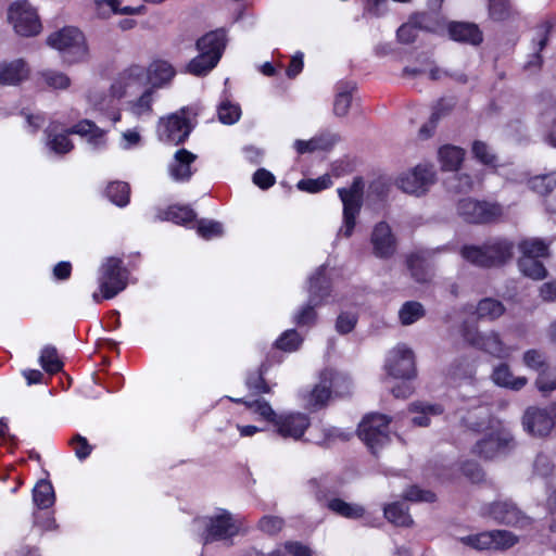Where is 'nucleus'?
Instances as JSON below:
<instances>
[{
  "label": "nucleus",
  "mask_w": 556,
  "mask_h": 556,
  "mask_svg": "<svg viewBox=\"0 0 556 556\" xmlns=\"http://www.w3.org/2000/svg\"><path fill=\"white\" fill-rule=\"evenodd\" d=\"M492 378L497 386L505 387L514 391L521 390L528 383V379L526 377H515L506 364L497 366L493 370Z\"/></svg>",
  "instance_id": "c85d7f7f"
},
{
  "label": "nucleus",
  "mask_w": 556,
  "mask_h": 556,
  "mask_svg": "<svg viewBox=\"0 0 556 556\" xmlns=\"http://www.w3.org/2000/svg\"><path fill=\"white\" fill-rule=\"evenodd\" d=\"M45 83L52 88L65 89L70 86V78L60 72L45 71L41 73Z\"/></svg>",
  "instance_id": "69168bd1"
},
{
  "label": "nucleus",
  "mask_w": 556,
  "mask_h": 556,
  "mask_svg": "<svg viewBox=\"0 0 556 556\" xmlns=\"http://www.w3.org/2000/svg\"><path fill=\"white\" fill-rule=\"evenodd\" d=\"M508 444L506 438H502L497 433H490L479 440L473 446V453L480 457L490 459L500 454Z\"/></svg>",
  "instance_id": "393cba45"
},
{
  "label": "nucleus",
  "mask_w": 556,
  "mask_h": 556,
  "mask_svg": "<svg viewBox=\"0 0 556 556\" xmlns=\"http://www.w3.org/2000/svg\"><path fill=\"white\" fill-rule=\"evenodd\" d=\"M450 38L454 41L479 46L483 41V35L479 26L468 22H451L447 27Z\"/></svg>",
  "instance_id": "4be33fe9"
},
{
  "label": "nucleus",
  "mask_w": 556,
  "mask_h": 556,
  "mask_svg": "<svg viewBox=\"0 0 556 556\" xmlns=\"http://www.w3.org/2000/svg\"><path fill=\"white\" fill-rule=\"evenodd\" d=\"M285 521L281 517L267 515L260 519L258 529L266 534H277L283 528Z\"/></svg>",
  "instance_id": "e2e57ef3"
},
{
  "label": "nucleus",
  "mask_w": 556,
  "mask_h": 556,
  "mask_svg": "<svg viewBox=\"0 0 556 556\" xmlns=\"http://www.w3.org/2000/svg\"><path fill=\"white\" fill-rule=\"evenodd\" d=\"M388 374L397 379H410L415 377L414 353L406 345H397L389 354L386 363Z\"/></svg>",
  "instance_id": "dca6fc26"
},
{
  "label": "nucleus",
  "mask_w": 556,
  "mask_h": 556,
  "mask_svg": "<svg viewBox=\"0 0 556 556\" xmlns=\"http://www.w3.org/2000/svg\"><path fill=\"white\" fill-rule=\"evenodd\" d=\"M390 421L391 419L382 414H369L361 421L358 437L374 454L390 441Z\"/></svg>",
  "instance_id": "9d476101"
},
{
  "label": "nucleus",
  "mask_w": 556,
  "mask_h": 556,
  "mask_svg": "<svg viewBox=\"0 0 556 556\" xmlns=\"http://www.w3.org/2000/svg\"><path fill=\"white\" fill-rule=\"evenodd\" d=\"M197 214L189 206L173 205L166 210H160L156 214V218L160 220H168L175 224L186 225L193 222Z\"/></svg>",
  "instance_id": "2f4dec72"
},
{
  "label": "nucleus",
  "mask_w": 556,
  "mask_h": 556,
  "mask_svg": "<svg viewBox=\"0 0 556 556\" xmlns=\"http://www.w3.org/2000/svg\"><path fill=\"white\" fill-rule=\"evenodd\" d=\"M68 134L79 135L86 137L88 142L94 148H101L105 146V131L98 127L90 119H83L74 125L72 128L66 130V134L49 136L47 146L51 151L58 154L68 153L73 148L72 141L67 138Z\"/></svg>",
  "instance_id": "20e7f679"
},
{
  "label": "nucleus",
  "mask_w": 556,
  "mask_h": 556,
  "mask_svg": "<svg viewBox=\"0 0 556 556\" xmlns=\"http://www.w3.org/2000/svg\"><path fill=\"white\" fill-rule=\"evenodd\" d=\"M439 160L443 170L456 172L464 161V149L446 144L439 149Z\"/></svg>",
  "instance_id": "c756f323"
},
{
  "label": "nucleus",
  "mask_w": 556,
  "mask_h": 556,
  "mask_svg": "<svg viewBox=\"0 0 556 556\" xmlns=\"http://www.w3.org/2000/svg\"><path fill=\"white\" fill-rule=\"evenodd\" d=\"M230 400L235 403H243L244 405H247V407L249 409L258 414L264 419L270 421L274 426H275V419H278V417H279L274 412V409L271 408L269 403L266 402L265 400H254L251 402H247V401H243L242 399H233V397H230Z\"/></svg>",
  "instance_id": "49530a36"
},
{
  "label": "nucleus",
  "mask_w": 556,
  "mask_h": 556,
  "mask_svg": "<svg viewBox=\"0 0 556 556\" xmlns=\"http://www.w3.org/2000/svg\"><path fill=\"white\" fill-rule=\"evenodd\" d=\"M434 182V172L431 167L417 165L413 170L403 174L397 179V186L404 192L415 195L426 193Z\"/></svg>",
  "instance_id": "f3484780"
},
{
  "label": "nucleus",
  "mask_w": 556,
  "mask_h": 556,
  "mask_svg": "<svg viewBox=\"0 0 556 556\" xmlns=\"http://www.w3.org/2000/svg\"><path fill=\"white\" fill-rule=\"evenodd\" d=\"M309 427V418L301 413L279 415L275 419L276 432L282 438L300 440Z\"/></svg>",
  "instance_id": "412c9836"
},
{
  "label": "nucleus",
  "mask_w": 556,
  "mask_h": 556,
  "mask_svg": "<svg viewBox=\"0 0 556 556\" xmlns=\"http://www.w3.org/2000/svg\"><path fill=\"white\" fill-rule=\"evenodd\" d=\"M39 363L41 367L51 375L59 372L63 367V363L59 357L58 351L52 345H46L41 350Z\"/></svg>",
  "instance_id": "c03bdc74"
},
{
  "label": "nucleus",
  "mask_w": 556,
  "mask_h": 556,
  "mask_svg": "<svg viewBox=\"0 0 556 556\" xmlns=\"http://www.w3.org/2000/svg\"><path fill=\"white\" fill-rule=\"evenodd\" d=\"M70 444L73 446L75 455L78 459H86L92 451V446L88 443L87 439L80 434H75Z\"/></svg>",
  "instance_id": "774afa93"
},
{
  "label": "nucleus",
  "mask_w": 556,
  "mask_h": 556,
  "mask_svg": "<svg viewBox=\"0 0 556 556\" xmlns=\"http://www.w3.org/2000/svg\"><path fill=\"white\" fill-rule=\"evenodd\" d=\"M374 254L379 258L391 257L396 250V239L386 222L378 223L371 232Z\"/></svg>",
  "instance_id": "aec40b11"
},
{
  "label": "nucleus",
  "mask_w": 556,
  "mask_h": 556,
  "mask_svg": "<svg viewBox=\"0 0 556 556\" xmlns=\"http://www.w3.org/2000/svg\"><path fill=\"white\" fill-rule=\"evenodd\" d=\"M339 140V137L331 132H323L312 139L305 141L298 139L294 141V149L300 154L315 151L330 150Z\"/></svg>",
  "instance_id": "b1692460"
},
{
  "label": "nucleus",
  "mask_w": 556,
  "mask_h": 556,
  "mask_svg": "<svg viewBox=\"0 0 556 556\" xmlns=\"http://www.w3.org/2000/svg\"><path fill=\"white\" fill-rule=\"evenodd\" d=\"M326 506L334 514L349 519H358L365 514L363 506L337 497L328 500Z\"/></svg>",
  "instance_id": "f704fd0d"
},
{
  "label": "nucleus",
  "mask_w": 556,
  "mask_h": 556,
  "mask_svg": "<svg viewBox=\"0 0 556 556\" xmlns=\"http://www.w3.org/2000/svg\"><path fill=\"white\" fill-rule=\"evenodd\" d=\"M217 113L220 123L225 125H232L240 119L241 109L239 104L225 100L218 105Z\"/></svg>",
  "instance_id": "3c124183"
},
{
  "label": "nucleus",
  "mask_w": 556,
  "mask_h": 556,
  "mask_svg": "<svg viewBox=\"0 0 556 556\" xmlns=\"http://www.w3.org/2000/svg\"><path fill=\"white\" fill-rule=\"evenodd\" d=\"M384 517L396 527H410L413 518L408 514V507L400 502L391 503L383 508Z\"/></svg>",
  "instance_id": "72a5a7b5"
},
{
  "label": "nucleus",
  "mask_w": 556,
  "mask_h": 556,
  "mask_svg": "<svg viewBox=\"0 0 556 556\" xmlns=\"http://www.w3.org/2000/svg\"><path fill=\"white\" fill-rule=\"evenodd\" d=\"M486 514L495 521L507 526H525L528 518L511 501H497L489 505Z\"/></svg>",
  "instance_id": "a211bd4d"
},
{
  "label": "nucleus",
  "mask_w": 556,
  "mask_h": 556,
  "mask_svg": "<svg viewBox=\"0 0 556 556\" xmlns=\"http://www.w3.org/2000/svg\"><path fill=\"white\" fill-rule=\"evenodd\" d=\"M331 182V178L328 175H324L317 179H302L298 182L296 187L302 191L315 193L327 189Z\"/></svg>",
  "instance_id": "bf43d9fd"
},
{
  "label": "nucleus",
  "mask_w": 556,
  "mask_h": 556,
  "mask_svg": "<svg viewBox=\"0 0 556 556\" xmlns=\"http://www.w3.org/2000/svg\"><path fill=\"white\" fill-rule=\"evenodd\" d=\"M197 231L205 240L222 237L224 233L223 224L211 219H200Z\"/></svg>",
  "instance_id": "5fc2aeb1"
},
{
  "label": "nucleus",
  "mask_w": 556,
  "mask_h": 556,
  "mask_svg": "<svg viewBox=\"0 0 556 556\" xmlns=\"http://www.w3.org/2000/svg\"><path fill=\"white\" fill-rule=\"evenodd\" d=\"M153 88H148L135 102L131 103V112L136 116L151 114L153 103Z\"/></svg>",
  "instance_id": "6e6d98bb"
},
{
  "label": "nucleus",
  "mask_w": 556,
  "mask_h": 556,
  "mask_svg": "<svg viewBox=\"0 0 556 556\" xmlns=\"http://www.w3.org/2000/svg\"><path fill=\"white\" fill-rule=\"evenodd\" d=\"M517 541V536L506 530L485 531L460 538L463 544L478 551L509 548L515 545Z\"/></svg>",
  "instance_id": "4468645a"
},
{
  "label": "nucleus",
  "mask_w": 556,
  "mask_h": 556,
  "mask_svg": "<svg viewBox=\"0 0 556 556\" xmlns=\"http://www.w3.org/2000/svg\"><path fill=\"white\" fill-rule=\"evenodd\" d=\"M522 256L532 258L545 257L548 255V248L545 242L538 238L526 239L519 243Z\"/></svg>",
  "instance_id": "09e8293b"
},
{
  "label": "nucleus",
  "mask_w": 556,
  "mask_h": 556,
  "mask_svg": "<svg viewBox=\"0 0 556 556\" xmlns=\"http://www.w3.org/2000/svg\"><path fill=\"white\" fill-rule=\"evenodd\" d=\"M410 21L415 23L418 30H425V31H435L439 26L440 22L438 20V16L431 13H416L410 17Z\"/></svg>",
  "instance_id": "4d7b16f0"
},
{
  "label": "nucleus",
  "mask_w": 556,
  "mask_h": 556,
  "mask_svg": "<svg viewBox=\"0 0 556 556\" xmlns=\"http://www.w3.org/2000/svg\"><path fill=\"white\" fill-rule=\"evenodd\" d=\"M463 424L471 431L481 432L490 428L491 419L489 409L479 406L462 417Z\"/></svg>",
  "instance_id": "473e14b6"
},
{
  "label": "nucleus",
  "mask_w": 556,
  "mask_h": 556,
  "mask_svg": "<svg viewBox=\"0 0 556 556\" xmlns=\"http://www.w3.org/2000/svg\"><path fill=\"white\" fill-rule=\"evenodd\" d=\"M404 498L410 502H425V503H433L437 500L435 494L430 490H424L418 488L417 485L409 486L404 493Z\"/></svg>",
  "instance_id": "680f3d73"
},
{
  "label": "nucleus",
  "mask_w": 556,
  "mask_h": 556,
  "mask_svg": "<svg viewBox=\"0 0 556 556\" xmlns=\"http://www.w3.org/2000/svg\"><path fill=\"white\" fill-rule=\"evenodd\" d=\"M364 187L363 178L355 177L349 187L338 189L339 198L343 204V227L340 229V233H343L346 238L353 233L356 217L361 212Z\"/></svg>",
  "instance_id": "0eeeda50"
},
{
  "label": "nucleus",
  "mask_w": 556,
  "mask_h": 556,
  "mask_svg": "<svg viewBox=\"0 0 556 556\" xmlns=\"http://www.w3.org/2000/svg\"><path fill=\"white\" fill-rule=\"evenodd\" d=\"M28 75V68L23 60L10 63H0V84L15 85L24 80Z\"/></svg>",
  "instance_id": "bb28decb"
},
{
  "label": "nucleus",
  "mask_w": 556,
  "mask_h": 556,
  "mask_svg": "<svg viewBox=\"0 0 556 556\" xmlns=\"http://www.w3.org/2000/svg\"><path fill=\"white\" fill-rule=\"evenodd\" d=\"M99 288L102 296L113 299L127 287L128 271L123 261L117 257H108L99 269Z\"/></svg>",
  "instance_id": "1a4fd4ad"
},
{
  "label": "nucleus",
  "mask_w": 556,
  "mask_h": 556,
  "mask_svg": "<svg viewBox=\"0 0 556 556\" xmlns=\"http://www.w3.org/2000/svg\"><path fill=\"white\" fill-rule=\"evenodd\" d=\"M525 430L534 437L548 435L556 428V403L546 407L532 406L527 408L522 417Z\"/></svg>",
  "instance_id": "f8f14e48"
},
{
  "label": "nucleus",
  "mask_w": 556,
  "mask_h": 556,
  "mask_svg": "<svg viewBox=\"0 0 556 556\" xmlns=\"http://www.w3.org/2000/svg\"><path fill=\"white\" fill-rule=\"evenodd\" d=\"M309 296L307 304L295 315L294 321L299 326H311L315 324L317 314L315 308L321 305L330 294V283L325 276V266H320L316 274L309 277Z\"/></svg>",
  "instance_id": "39448f33"
},
{
  "label": "nucleus",
  "mask_w": 556,
  "mask_h": 556,
  "mask_svg": "<svg viewBox=\"0 0 556 556\" xmlns=\"http://www.w3.org/2000/svg\"><path fill=\"white\" fill-rule=\"evenodd\" d=\"M536 389L544 395H549L556 390V367L549 365L538 374L534 382Z\"/></svg>",
  "instance_id": "a18cd8bd"
},
{
  "label": "nucleus",
  "mask_w": 556,
  "mask_h": 556,
  "mask_svg": "<svg viewBox=\"0 0 556 556\" xmlns=\"http://www.w3.org/2000/svg\"><path fill=\"white\" fill-rule=\"evenodd\" d=\"M409 412L416 414L412 419L413 425L427 427L430 424V417L443 414L444 409L440 404L414 402L409 405Z\"/></svg>",
  "instance_id": "cd10ccee"
},
{
  "label": "nucleus",
  "mask_w": 556,
  "mask_h": 556,
  "mask_svg": "<svg viewBox=\"0 0 556 556\" xmlns=\"http://www.w3.org/2000/svg\"><path fill=\"white\" fill-rule=\"evenodd\" d=\"M301 343L302 338L294 329L285 331L276 341L277 348L286 352L295 351Z\"/></svg>",
  "instance_id": "13d9d810"
},
{
  "label": "nucleus",
  "mask_w": 556,
  "mask_h": 556,
  "mask_svg": "<svg viewBox=\"0 0 556 556\" xmlns=\"http://www.w3.org/2000/svg\"><path fill=\"white\" fill-rule=\"evenodd\" d=\"M195 160L197 155L186 149L176 151L174 161L169 165L170 177L176 181H188L193 174L191 164Z\"/></svg>",
  "instance_id": "5701e85b"
},
{
  "label": "nucleus",
  "mask_w": 556,
  "mask_h": 556,
  "mask_svg": "<svg viewBox=\"0 0 556 556\" xmlns=\"http://www.w3.org/2000/svg\"><path fill=\"white\" fill-rule=\"evenodd\" d=\"M9 20L21 36H35L41 28L36 10L26 0L17 1L10 7Z\"/></svg>",
  "instance_id": "ddd939ff"
},
{
  "label": "nucleus",
  "mask_w": 556,
  "mask_h": 556,
  "mask_svg": "<svg viewBox=\"0 0 556 556\" xmlns=\"http://www.w3.org/2000/svg\"><path fill=\"white\" fill-rule=\"evenodd\" d=\"M267 368L266 364H262L258 369L248 375L245 384L252 393L261 394L270 392V388L264 380V374Z\"/></svg>",
  "instance_id": "de8ad7c7"
},
{
  "label": "nucleus",
  "mask_w": 556,
  "mask_h": 556,
  "mask_svg": "<svg viewBox=\"0 0 556 556\" xmlns=\"http://www.w3.org/2000/svg\"><path fill=\"white\" fill-rule=\"evenodd\" d=\"M33 501L39 509H47L54 504L55 495L50 481L40 480L33 490Z\"/></svg>",
  "instance_id": "c9c22d12"
},
{
  "label": "nucleus",
  "mask_w": 556,
  "mask_h": 556,
  "mask_svg": "<svg viewBox=\"0 0 556 556\" xmlns=\"http://www.w3.org/2000/svg\"><path fill=\"white\" fill-rule=\"evenodd\" d=\"M513 242L507 239L494 238L483 245H465L462 256L469 263L480 267H495L504 265L513 257Z\"/></svg>",
  "instance_id": "7ed1b4c3"
},
{
  "label": "nucleus",
  "mask_w": 556,
  "mask_h": 556,
  "mask_svg": "<svg viewBox=\"0 0 556 556\" xmlns=\"http://www.w3.org/2000/svg\"><path fill=\"white\" fill-rule=\"evenodd\" d=\"M528 186L538 194L548 197L556 188V172L534 176L528 180Z\"/></svg>",
  "instance_id": "ea45409f"
},
{
  "label": "nucleus",
  "mask_w": 556,
  "mask_h": 556,
  "mask_svg": "<svg viewBox=\"0 0 556 556\" xmlns=\"http://www.w3.org/2000/svg\"><path fill=\"white\" fill-rule=\"evenodd\" d=\"M197 531L204 545L216 541H227L237 535L241 528L240 520L226 509L215 515L198 517L193 520Z\"/></svg>",
  "instance_id": "f03ea898"
},
{
  "label": "nucleus",
  "mask_w": 556,
  "mask_h": 556,
  "mask_svg": "<svg viewBox=\"0 0 556 556\" xmlns=\"http://www.w3.org/2000/svg\"><path fill=\"white\" fill-rule=\"evenodd\" d=\"M520 271L533 280H541L546 277L547 270L539 258L521 256L518 261Z\"/></svg>",
  "instance_id": "58836bf2"
},
{
  "label": "nucleus",
  "mask_w": 556,
  "mask_h": 556,
  "mask_svg": "<svg viewBox=\"0 0 556 556\" xmlns=\"http://www.w3.org/2000/svg\"><path fill=\"white\" fill-rule=\"evenodd\" d=\"M522 362L526 367L538 374L548 366L545 353L536 349L526 351L522 356Z\"/></svg>",
  "instance_id": "603ef678"
},
{
  "label": "nucleus",
  "mask_w": 556,
  "mask_h": 556,
  "mask_svg": "<svg viewBox=\"0 0 556 556\" xmlns=\"http://www.w3.org/2000/svg\"><path fill=\"white\" fill-rule=\"evenodd\" d=\"M457 213L467 223L481 224L500 215L501 208L495 204L467 198L458 202Z\"/></svg>",
  "instance_id": "2eb2a0df"
},
{
  "label": "nucleus",
  "mask_w": 556,
  "mask_h": 556,
  "mask_svg": "<svg viewBox=\"0 0 556 556\" xmlns=\"http://www.w3.org/2000/svg\"><path fill=\"white\" fill-rule=\"evenodd\" d=\"M148 80L151 81V88H161L170 83L175 77L176 71L170 63L167 61L159 60L154 61L149 68Z\"/></svg>",
  "instance_id": "a878e982"
},
{
  "label": "nucleus",
  "mask_w": 556,
  "mask_h": 556,
  "mask_svg": "<svg viewBox=\"0 0 556 556\" xmlns=\"http://www.w3.org/2000/svg\"><path fill=\"white\" fill-rule=\"evenodd\" d=\"M489 13L494 21H504L510 15L508 0H490Z\"/></svg>",
  "instance_id": "0e129e2a"
},
{
  "label": "nucleus",
  "mask_w": 556,
  "mask_h": 556,
  "mask_svg": "<svg viewBox=\"0 0 556 556\" xmlns=\"http://www.w3.org/2000/svg\"><path fill=\"white\" fill-rule=\"evenodd\" d=\"M47 43L59 50L68 63L81 61L87 54L85 37L75 27H64L51 34L47 39Z\"/></svg>",
  "instance_id": "423d86ee"
},
{
  "label": "nucleus",
  "mask_w": 556,
  "mask_h": 556,
  "mask_svg": "<svg viewBox=\"0 0 556 556\" xmlns=\"http://www.w3.org/2000/svg\"><path fill=\"white\" fill-rule=\"evenodd\" d=\"M445 184L447 190L454 193H467L473 185L471 177L467 174H454Z\"/></svg>",
  "instance_id": "864d4df0"
},
{
  "label": "nucleus",
  "mask_w": 556,
  "mask_h": 556,
  "mask_svg": "<svg viewBox=\"0 0 556 556\" xmlns=\"http://www.w3.org/2000/svg\"><path fill=\"white\" fill-rule=\"evenodd\" d=\"M325 374H328L331 377V380L328 381L331 392L337 396H345L350 394L351 391V380L350 378L342 374L334 371L332 369L324 370Z\"/></svg>",
  "instance_id": "8fccbe9b"
},
{
  "label": "nucleus",
  "mask_w": 556,
  "mask_h": 556,
  "mask_svg": "<svg viewBox=\"0 0 556 556\" xmlns=\"http://www.w3.org/2000/svg\"><path fill=\"white\" fill-rule=\"evenodd\" d=\"M407 266L412 277L418 283L429 282L432 274L425 263V258L419 254H413L407 260Z\"/></svg>",
  "instance_id": "a19ab883"
},
{
  "label": "nucleus",
  "mask_w": 556,
  "mask_h": 556,
  "mask_svg": "<svg viewBox=\"0 0 556 556\" xmlns=\"http://www.w3.org/2000/svg\"><path fill=\"white\" fill-rule=\"evenodd\" d=\"M451 375L458 379L471 378L475 375V365L468 357L456 359L451 366Z\"/></svg>",
  "instance_id": "052dcab7"
},
{
  "label": "nucleus",
  "mask_w": 556,
  "mask_h": 556,
  "mask_svg": "<svg viewBox=\"0 0 556 556\" xmlns=\"http://www.w3.org/2000/svg\"><path fill=\"white\" fill-rule=\"evenodd\" d=\"M105 194L117 206H125L129 202L130 188L124 181H114L108 185Z\"/></svg>",
  "instance_id": "79ce46f5"
},
{
  "label": "nucleus",
  "mask_w": 556,
  "mask_h": 556,
  "mask_svg": "<svg viewBox=\"0 0 556 556\" xmlns=\"http://www.w3.org/2000/svg\"><path fill=\"white\" fill-rule=\"evenodd\" d=\"M148 81V72L143 66L131 65L126 68L112 87V93L115 98H123L128 94L131 89L142 87Z\"/></svg>",
  "instance_id": "6ab92c4d"
},
{
  "label": "nucleus",
  "mask_w": 556,
  "mask_h": 556,
  "mask_svg": "<svg viewBox=\"0 0 556 556\" xmlns=\"http://www.w3.org/2000/svg\"><path fill=\"white\" fill-rule=\"evenodd\" d=\"M331 380V377L328 374L323 371L320 374L319 382L315 386V388L311 391L308 403L314 407H321L325 405L327 400L332 394L331 389L329 387L328 381Z\"/></svg>",
  "instance_id": "e433bc0d"
},
{
  "label": "nucleus",
  "mask_w": 556,
  "mask_h": 556,
  "mask_svg": "<svg viewBox=\"0 0 556 556\" xmlns=\"http://www.w3.org/2000/svg\"><path fill=\"white\" fill-rule=\"evenodd\" d=\"M460 334L469 345L494 357L506 358L510 354V349L503 343L495 331L480 332L476 325L464 321L460 326Z\"/></svg>",
  "instance_id": "6e6552de"
},
{
  "label": "nucleus",
  "mask_w": 556,
  "mask_h": 556,
  "mask_svg": "<svg viewBox=\"0 0 556 556\" xmlns=\"http://www.w3.org/2000/svg\"><path fill=\"white\" fill-rule=\"evenodd\" d=\"M355 90L353 83L341 81L337 85V93L333 102V113L339 116H345L349 113L352 92Z\"/></svg>",
  "instance_id": "7c9ffc66"
},
{
  "label": "nucleus",
  "mask_w": 556,
  "mask_h": 556,
  "mask_svg": "<svg viewBox=\"0 0 556 556\" xmlns=\"http://www.w3.org/2000/svg\"><path fill=\"white\" fill-rule=\"evenodd\" d=\"M472 153L477 160L485 165H493L496 156L491 152L489 147L482 141H475L472 144Z\"/></svg>",
  "instance_id": "338daca9"
},
{
  "label": "nucleus",
  "mask_w": 556,
  "mask_h": 556,
  "mask_svg": "<svg viewBox=\"0 0 556 556\" xmlns=\"http://www.w3.org/2000/svg\"><path fill=\"white\" fill-rule=\"evenodd\" d=\"M505 312L503 303L492 298H485L479 301L477 305V316L479 319L494 320L501 317Z\"/></svg>",
  "instance_id": "4c0bfd02"
},
{
  "label": "nucleus",
  "mask_w": 556,
  "mask_h": 556,
  "mask_svg": "<svg viewBox=\"0 0 556 556\" xmlns=\"http://www.w3.org/2000/svg\"><path fill=\"white\" fill-rule=\"evenodd\" d=\"M425 313L426 311L421 303L417 301H408L402 305L399 312V317L403 325L408 326L422 318Z\"/></svg>",
  "instance_id": "37998d69"
},
{
  "label": "nucleus",
  "mask_w": 556,
  "mask_h": 556,
  "mask_svg": "<svg viewBox=\"0 0 556 556\" xmlns=\"http://www.w3.org/2000/svg\"><path fill=\"white\" fill-rule=\"evenodd\" d=\"M227 45V34L224 28L212 30L197 40L199 54L186 65L185 72L202 77L206 76L218 64Z\"/></svg>",
  "instance_id": "f257e3e1"
},
{
  "label": "nucleus",
  "mask_w": 556,
  "mask_h": 556,
  "mask_svg": "<svg viewBox=\"0 0 556 556\" xmlns=\"http://www.w3.org/2000/svg\"><path fill=\"white\" fill-rule=\"evenodd\" d=\"M188 111L181 109L176 113L162 117L157 124V137L161 141L179 144L190 135L192 126L188 118Z\"/></svg>",
  "instance_id": "9b49d317"
}]
</instances>
